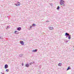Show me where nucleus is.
Listing matches in <instances>:
<instances>
[{"label": "nucleus", "mask_w": 74, "mask_h": 74, "mask_svg": "<svg viewBox=\"0 0 74 74\" xmlns=\"http://www.w3.org/2000/svg\"><path fill=\"white\" fill-rule=\"evenodd\" d=\"M64 1H63L62 0H61L60 2V5H61L64 6V5H65L64 4Z\"/></svg>", "instance_id": "1"}, {"label": "nucleus", "mask_w": 74, "mask_h": 74, "mask_svg": "<svg viewBox=\"0 0 74 74\" xmlns=\"http://www.w3.org/2000/svg\"><path fill=\"white\" fill-rule=\"evenodd\" d=\"M20 43L22 45H24V42L22 41H20Z\"/></svg>", "instance_id": "2"}, {"label": "nucleus", "mask_w": 74, "mask_h": 74, "mask_svg": "<svg viewBox=\"0 0 74 74\" xmlns=\"http://www.w3.org/2000/svg\"><path fill=\"white\" fill-rule=\"evenodd\" d=\"M30 65V64H27L25 65V66L26 67H29V66Z\"/></svg>", "instance_id": "3"}, {"label": "nucleus", "mask_w": 74, "mask_h": 74, "mask_svg": "<svg viewBox=\"0 0 74 74\" xmlns=\"http://www.w3.org/2000/svg\"><path fill=\"white\" fill-rule=\"evenodd\" d=\"M8 65H7V64L5 65V69H7V68H8Z\"/></svg>", "instance_id": "4"}, {"label": "nucleus", "mask_w": 74, "mask_h": 74, "mask_svg": "<svg viewBox=\"0 0 74 74\" xmlns=\"http://www.w3.org/2000/svg\"><path fill=\"white\" fill-rule=\"evenodd\" d=\"M65 36H69V33L66 32L65 33Z\"/></svg>", "instance_id": "5"}, {"label": "nucleus", "mask_w": 74, "mask_h": 74, "mask_svg": "<svg viewBox=\"0 0 74 74\" xmlns=\"http://www.w3.org/2000/svg\"><path fill=\"white\" fill-rule=\"evenodd\" d=\"M17 30H18V31H20L21 30V27H18L17 28Z\"/></svg>", "instance_id": "6"}, {"label": "nucleus", "mask_w": 74, "mask_h": 74, "mask_svg": "<svg viewBox=\"0 0 74 74\" xmlns=\"http://www.w3.org/2000/svg\"><path fill=\"white\" fill-rule=\"evenodd\" d=\"M32 51V52H37V50L35 49V50H33Z\"/></svg>", "instance_id": "7"}, {"label": "nucleus", "mask_w": 74, "mask_h": 74, "mask_svg": "<svg viewBox=\"0 0 74 74\" xmlns=\"http://www.w3.org/2000/svg\"><path fill=\"white\" fill-rule=\"evenodd\" d=\"M49 30H53V27H50L49 28Z\"/></svg>", "instance_id": "8"}, {"label": "nucleus", "mask_w": 74, "mask_h": 74, "mask_svg": "<svg viewBox=\"0 0 74 74\" xmlns=\"http://www.w3.org/2000/svg\"><path fill=\"white\" fill-rule=\"evenodd\" d=\"M14 33L15 34H18V33H19V32H18V31H16L14 32Z\"/></svg>", "instance_id": "9"}, {"label": "nucleus", "mask_w": 74, "mask_h": 74, "mask_svg": "<svg viewBox=\"0 0 74 74\" xmlns=\"http://www.w3.org/2000/svg\"><path fill=\"white\" fill-rule=\"evenodd\" d=\"M32 26H30L28 29L29 30H32Z\"/></svg>", "instance_id": "10"}, {"label": "nucleus", "mask_w": 74, "mask_h": 74, "mask_svg": "<svg viewBox=\"0 0 74 74\" xmlns=\"http://www.w3.org/2000/svg\"><path fill=\"white\" fill-rule=\"evenodd\" d=\"M58 66H62V63H60L58 64Z\"/></svg>", "instance_id": "11"}, {"label": "nucleus", "mask_w": 74, "mask_h": 74, "mask_svg": "<svg viewBox=\"0 0 74 74\" xmlns=\"http://www.w3.org/2000/svg\"><path fill=\"white\" fill-rule=\"evenodd\" d=\"M23 56V54H21L19 55V56L20 57H22Z\"/></svg>", "instance_id": "12"}, {"label": "nucleus", "mask_w": 74, "mask_h": 74, "mask_svg": "<svg viewBox=\"0 0 74 74\" xmlns=\"http://www.w3.org/2000/svg\"><path fill=\"white\" fill-rule=\"evenodd\" d=\"M59 9H60V7H59V6H58L57 7V10H59Z\"/></svg>", "instance_id": "13"}, {"label": "nucleus", "mask_w": 74, "mask_h": 74, "mask_svg": "<svg viewBox=\"0 0 74 74\" xmlns=\"http://www.w3.org/2000/svg\"><path fill=\"white\" fill-rule=\"evenodd\" d=\"M64 42H66V43H67V42H69V40H65Z\"/></svg>", "instance_id": "14"}, {"label": "nucleus", "mask_w": 74, "mask_h": 74, "mask_svg": "<svg viewBox=\"0 0 74 74\" xmlns=\"http://www.w3.org/2000/svg\"><path fill=\"white\" fill-rule=\"evenodd\" d=\"M8 29H10V27L7 26L6 28V29L7 30H8Z\"/></svg>", "instance_id": "15"}, {"label": "nucleus", "mask_w": 74, "mask_h": 74, "mask_svg": "<svg viewBox=\"0 0 74 74\" xmlns=\"http://www.w3.org/2000/svg\"><path fill=\"white\" fill-rule=\"evenodd\" d=\"M70 69V67L69 66L68 67V68L66 70L67 71V70H69Z\"/></svg>", "instance_id": "16"}, {"label": "nucleus", "mask_w": 74, "mask_h": 74, "mask_svg": "<svg viewBox=\"0 0 74 74\" xmlns=\"http://www.w3.org/2000/svg\"><path fill=\"white\" fill-rule=\"evenodd\" d=\"M68 39H69V40H70L71 39V37H70L68 36Z\"/></svg>", "instance_id": "17"}, {"label": "nucleus", "mask_w": 74, "mask_h": 74, "mask_svg": "<svg viewBox=\"0 0 74 74\" xmlns=\"http://www.w3.org/2000/svg\"><path fill=\"white\" fill-rule=\"evenodd\" d=\"M18 5L19 6V5H20V3L19 2H17Z\"/></svg>", "instance_id": "18"}, {"label": "nucleus", "mask_w": 74, "mask_h": 74, "mask_svg": "<svg viewBox=\"0 0 74 74\" xmlns=\"http://www.w3.org/2000/svg\"><path fill=\"white\" fill-rule=\"evenodd\" d=\"M32 26H36V24H33Z\"/></svg>", "instance_id": "19"}, {"label": "nucleus", "mask_w": 74, "mask_h": 74, "mask_svg": "<svg viewBox=\"0 0 74 74\" xmlns=\"http://www.w3.org/2000/svg\"><path fill=\"white\" fill-rule=\"evenodd\" d=\"M6 71L7 72H8V71H9V69H6Z\"/></svg>", "instance_id": "20"}, {"label": "nucleus", "mask_w": 74, "mask_h": 74, "mask_svg": "<svg viewBox=\"0 0 74 74\" xmlns=\"http://www.w3.org/2000/svg\"><path fill=\"white\" fill-rule=\"evenodd\" d=\"M15 5H16V6H18V5L16 3H15Z\"/></svg>", "instance_id": "21"}, {"label": "nucleus", "mask_w": 74, "mask_h": 74, "mask_svg": "<svg viewBox=\"0 0 74 74\" xmlns=\"http://www.w3.org/2000/svg\"><path fill=\"white\" fill-rule=\"evenodd\" d=\"M0 39H3V38L1 36H0Z\"/></svg>", "instance_id": "22"}, {"label": "nucleus", "mask_w": 74, "mask_h": 74, "mask_svg": "<svg viewBox=\"0 0 74 74\" xmlns=\"http://www.w3.org/2000/svg\"><path fill=\"white\" fill-rule=\"evenodd\" d=\"M50 5H51V6H52V3H50Z\"/></svg>", "instance_id": "23"}, {"label": "nucleus", "mask_w": 74, "mask_h": 74, "mask_svg": "<svg viewBox=\"0 0 74 74\" xmlns=\"http://www.w3.org/2000/svg\"><path fill=\"white\" fill-rule=\"evenodd\" d=\"M32 62H31L30 63V65H32Z\"/></svg>", "instance_id": "24"}, {"label": "nucleus", "mask_w": 74, "mask_h": 74, "mask_svg": "<svg viewBox=\"0 0 74 74\" xmlns=\"http://www.w3.org/2000/svg\"><path fill=\"white\" fill-rule=\"evenodd\" d=\"M24 65V64H23V63H22V66H23V65Z\"/></svg>", "instance_id": "25"}, {"label": "nucleus", "mask_w": 74, "mask_h": 74, "mask_svg": "<svg viewBox=\"0 0 74 74\" xmlns=\"http://www.w3.org/2000/svg\"><path fill=\"white\" fill-rule=\"evenodd\" d=\"M68 36L70 37H71V35H69V36Z\"/></svg>", "instance_id": "26"}, {"label": "nucleus", "mask_w": 74, "mask_h": 74, "mask_svg": "<svg viewBox=\"0 0 74 74\" xmlns=\"http://www.w3.org/2000/svg\"><path fill=\"white\" fill-rule=\"evenodd\" d=\"M49 22V21H46V22Z\"/></svg>", "instance_id": "27"}, {"label": "nucleus", "mask_w": 74, "mask_h": 74, "mask_svg": "<svg viewBox=\"0 0 74 74\" xmlns=\"http://www.w3.org/2000/svg\"><path fill=\"white\" fill-rule=\"evenodd\" d=\"M67 36H66V38H67Z\"/></svg>", "instance_id": "28"}, {"label": "nucleus", "mask_w": 74, "mask_h": 74, "mask_svg": "<svg viewBox=\"0 0 74 74\" xmlns=\"http://www.w3.org/2000/svg\"><path fill=\"white\" fill-rule=\"evenodd\" d=\"M1 74H2V72H1Z\"/></svg>", "instance_id": "29"}, {"label": "nucleus", "mask_w": 74, "mask_h": 74, "mask_svg": "<svg viewBox=\"0 0 74 74\" xmlns=\"http://www.w3.org/2000/svg\"><path fill=\"white\" fill-rule=\"evenodd\" d=\"M2 74H4V73H3Z\"/></svg>", "instance_id": "30"}]
</instances>
